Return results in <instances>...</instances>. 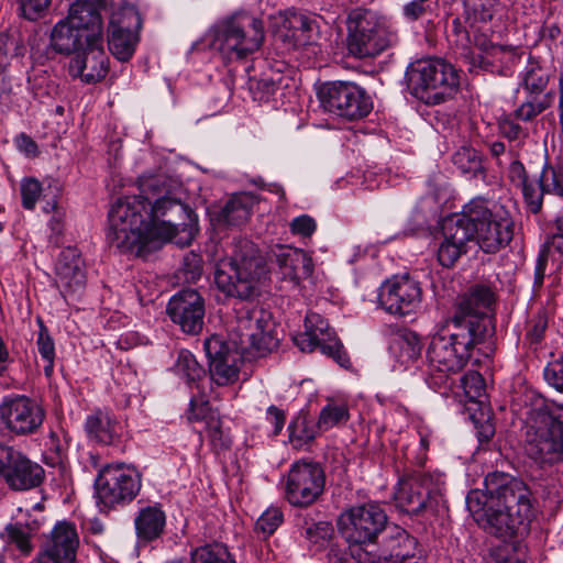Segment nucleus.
<instances>
[{"mask_svg": "<svg viewBox=\"0 0 563 563\" xmlns=\"http://www.w3.org/2000/svg\"><path fill=\"white\" fill-rule=\"evenodd\" d=\"M140 195L118 198L108 213L107 239L120 252L144 253L167 242L189 245L197 216L184 202L183 184L165 175L139 178Z\"/></svg>", "mask_w": 563, "mask_h": 563, "instance_id": "1", "label": "nucleus"}, {"mask_svg": "<svg viewBox=\"0 0 563 563\" xmlns=\"http://www.w3.org/2000/svg\"><path fill=\"white\" fill-rule=\"evenodd\" d=\"M515 222L503 206L492 205L476 197L465 203L460 213L443 220L437 238V260L443 267H452L475 242L487 254L506 247L514 238Z\"/></svg>", "mask_w": 563, "mask_h": 563, "instance_id": "2", "label": "nucleus"}, {"mask_svg": "<svg viewBox=\"0 0 563 563\" xmlns=\"http://www.w3.org/2000/svg\"><path fill=\"white\" fill-rule=\"evenodd\" d=\"M486 494L472 490L466 496L468 510L497 537L523 538L529 534L536 511L529 487L504 473L488 474L484 481Z\"/></svg>", "mask_w": 563, "mask_h": 563, "instance_id": "3", "label": "nucleus"}, {"mask_svg": "<svg viewBox=\"0 0 563 563\" xmlns=\"http://www.w3.org/2000/svg\"><path fill=\"white\" fill-rule=\"evenodd\" d=\"M481 328L448 319L431 335L427 349L424 380L434 390L446 388L452 375L460 373L468 363L476 345L483 343Z\"/></svg>", "mask_w": 563, "mask_h": 563, "instance_id": "4", "label": "nucleus"}, {"mask_svg": "<svg viewBox=\"0 0 563 563\" xmlns=\"http://www.w3.org/2000/svg\"><path fill=\"white\" fill-rule=\"evenodd\" d=\"M525 453L542 472L555 476L563 466V404L550 401L536 408L526 426Z\"/></svg>", "mask_w": 563, "mask_h": 563, "instance_id": "5", "label": "nucleus"}, {"mask_svg": "<svg viewBox=\"0 0 563 563\" xmlns=\"http://www.w3.org/2000/svg\"><path fill=\"white\" fill-rule=\"evenodd\" d=\"M265 274V261L255 244L241 240L235 243L230 257L216 263L214 283L224 295L247 300L255 296Z\"/></svg>", "mask_w": 563, "mask_h": 563, "instance_id": "6", "label": "nucleus"}, {"mask_svg": "<svg viewBox=\"0 0 563 563\" xmlns=\"http://www.w3.org/2000/svg\"><path fill=\"white\" fill-rule=\"evenodd\" d=\"M445 476L441 472H416L399 481L394 499L410 516L432 521L448 511L444 499Z\"/></svg>", "mask_w": 563, "mask_h": 563, "instance_id": "7", "label": "nucleus"}, {"mask_svg": "<svg viewBox=\"0 0 563 563\" xmlns=\"http://www.w3.org/2000/svg\"><path fill=\"white\" fill-rule=\"evenodd\" d=\"M210 34L212 48L224 59L240 60L260 49L264 41V25L246 12H238L219 20Z\"/></svg>", "mask_w": 563, "mask_h": 563, "instance_id": "8", "label": "nucleus"}, {"mask_svg": "<svg viewBox=\"0 0 563 563\" xmlns=\"http://www.w3.org/2000/svg\"><path fill=\"white\" fill-rule=\"evenodd\" d=\"M409 92L426 104H439L451 98L460 85L453 65L441 58H422L410 63L406 69Z\"/></svg>", "mask_w": 563, "mask_h": 563, "instance_id": "9", "label": "nucleus"}, {"mask_svg": "<svg viewBox=\"0 0 563 563\" xmlns=\"http://www.w3.org/2000/svg\"><path fill=\"white\" fill-rule=\"evenodd\" d=\"M232 332L231 340L236 349L252 357L265 356L277 349L279 343L271 314L260 308L239 309Z\"/></svg>", "mask_w": 563, "mask_h": 563, "instance_id": "10", "label": "nucleus"}, {"mask_svg": "<svg viewBox=\"0 0 563 563\" xmlns=\"http://www.w3.org/2000/svg\"><path fill=\"white\" fill-rule=\"evenodd\" d=\"M387 523L385 510L376 503L352 506L336 520L341 537L347 542L351 555L373 545Z\"/></svg>", "mask_w": 563, "mask_h": 563, "instance_id": "11", "label": "nucleus"}, {"mask_svg": "<svg viewBox=\"0 0 563 563\" xmlns=\"http://www.w3.org/2000/svg\"><path fill=\"white\" fill-rule=\"evenodd\" d=\"M397 42V34L385 20L371 10H356L349 22V52L358 57H373Z\"/></svg>", "mask_w": 563, "mask_h": 563, "instance_id": "12", "label": "nucleus"}, {"mask_svg": "<svg viewBox=\"0 0 563 563\" xmlns=\"http://www.w3.org/2000/svg\"><path fill=\"white\" fill-rule=\"evenodd\" d=\"M319 98L327 112L350 121L363 119L373 108L366 91L350 81H333L324 85L319 92Z\"/></svg>", "mask_w": 563, "mask_h": 563, "instance_id": "13", "label": "nucleus"}, {"mask_svg": "<svg viewBox=\"0 0 563 563\" xmlns=\"http://www.w3.org/2000/svg\"><path fill=\"white\" fill-rule=\"evenodd\" d=\"M140 488V474L123 463L106 465L96 481L97 497L108 508L131 501Z\"/></svg>", "mask_w": 563, "mask_h": 563, "instance_id": "14", "label": "nucleus"}, {"mask_svg": "<svg viewBox=\"0 0 563 563\" xmlns=\"http://www.w3.org/2000/svg\"><path fill=\"white\" fill-rule=\"evenodd\" d=\"M325 475L319 463L298 461L288 471L285 497L292 506L307 507L323 493Z\"/></svg>", "mask_w": 563, "mask_h": 563, "instance_id": "15", "label": "nucleus"}, {"mask_svg": "<svg viewBox=\"0 0 563 563\" xmlns=\"http://www.w3.org/2000/svg\"><path fill=\"white\" fill-rule=\"evenodd\" d=\"M421 300L420 283L409 275L394 276L379 287V306L394 316L405 317L417 312Z\"/></svg>", "mask_w": 563, "mask_h": 563, "instance_id": "16", "label": "nucleus"}, {"mask_svg": "<svg viewBox=\"0 0 563 563\" xmlns=\"http://www.w3.org/2000/svg\"><path fill=\"white\" fill-rule=\"evenodd\" d=\"M141 20L132 8L113 12L108 27V45L111 54L120 62L132 58L139 43Z\"/></svg>", "mask_w": 563, "mask_h": 563, "instance_id": "17", "label": "nucleus"}, {"mask_svg": "<svg viewBox=\"0 0 563 563\" xmlns=\"http://www.w3.org/2000/svg\"><path fill=\"white\" fill-rule=\"evenodd\" d=\"M495 302V291L487 284H476L468 288L457 301L456 309L450 319L461 323H470L472 328H481V335H487L490 320L488 310Z\"/></svg>", "mask_w": 563, "mask_h": 563, "instance_id": "18", "label": "nucleus"}, {"mask_svg": "<svg viewBox=\"0 0 563 563\" xmlns=\"http://www.w3.org/2000/svg\"><path fill=\"white\" fill-rule=\"evenodd\" d=\"M417 544L416 538L396 527L385 540L380 554L361 549L355 552L354 560L357 563H424L421 556L416 555Z\"/></svg>", "mask_w": 563, "mask_h": 563, "instance_id": "19", "label": "nucleus"}, {"mask_svg": "<svg viewBox=\"0 0 563 563\" xmlns=\"http://www.w3.org/2000/svg\"><path fill=\"white\" fill-rule=\"evenodd\" d=\"M44 418V409L24 395H8L2 398V421L15 434L35 432Z\"/></svg>", "mask_w": 563, "mask_h": 563, "instance_id": "20", "label": "nucleus"}, {"mask_svg": "<svg viewBox=\"0 0 563 563\" xmlns=\"http://www.w3.org/2000/svg\"><path fill=\"white\" fill-rule=\"evenodd\" d=\"M167 314L173 323L187 334H198L203 328L205 300L194 289L175 294L167 303Z\"/></svg>", "mask_w": 563, "mask_h": 563, "instance_id": "21", "label": "nucleus"}, {"mask_svg": "<svg viewBox=\"0 0 563 563\" xmlns=\"http://www.w3.org/2000/svg\"><path fill=\"white\" fill-rule=\"evenodd\" d=\"M109 71V58L103 48V37L86 41L69 62V74L86 84L102 80Z\"/></svg>", "mask_w": 563, "mask_h": 563, "instance_id": "22", "label": "nucleus"}, {"mask_svg": "<svg viewBox=\"0 0 563 563\" xmlns=\"http://www.w3.org/2000/svg\"><path fill=\"white\" fill-rule=\"evenodd\" d=\"M44 477V470L32 463L12 446H2V478L13 490H27L38 486Z\"/></svg>", "mask_w": 563, "mask_h": 563, "instance_id": "23", "label": "nucleus"}, {"mask_svg": "<svg viewBox=\"0 0 563 563\" xmlns=\"http://www.w3.org/2000/svg\"><path fill=\"white\" fill-rule=\"evenodd\" d=\"M203 349L209 360L211 379L219 386L234 383L239 377L241 357L219 335L205 340Z\"/></svg>", "mask_w": 563, "mask_h": 563, "instance_id": "24", "label": "nucleus"}, {"mask_svg": "<svg viewBox=\"0 0 563 563\" xmlns=\"http://www.w3.org/2000/svg\"><path fill=\"white\" fill-rule=\"evenodd\" d=\"M79 545V537L74 523L57 522L43 543L37 563H74Z\"/></svg>", "mask_w": 563, "mask_h": 563, "instance_id": "25", "label": "nucleus"}, {"mask_svg": "<svg viewBox=\"0 0 563 563\" xmlns=\"http://www.w3.org/2000/svg\"><path fill=\"white\" fill-rule=\"evenodd\" d=\"M56 285L64 297L80 292L86 285L84 261L76 247L64 249L55 264Z\"/></svg>", "mask_w": 563, "mask_h": 563, "instance_id": "26", "label": "nucleus"}, {"mask_svg": "<svg viewBox=\"0 0 563 563\" xmlns=\"http://www.w3.org/2000/svg\"><path fill=\"white\" fill-rule=\"evenodd\" d=\"M272 252L283 279L298 285L301 279L312 274V260L302 250L287 245H277Z\"/></svg>", "mask_w": 563, "mask_h": 563, "instance_id": "27", "label": "nucleus"}, {"mask_svg": "<svg viewBox=\"0 0 563 563\" xmlns=\"http://www.w3.org/2000/svg\"><path fill=\"white\" fill-rule=\"evenodd\" d=\"M305 328L310 334H314L320 342V350L323 354L333 357L341 366L350 363L342 344L330 328L328 321L319 313H308L305 319Z\"/></svg>", "mask_w": 563, "mask_h": 563, "instance_id": "28", "label": "nucleus"}, {"mask_svg": "<svg viewBox=\"0 0 563 563\" xmlns=\"http://www.w3.org/2000/svg\"><path fill=\"white\" fill-rule=\"evenodd\" d=\"M66 20L80 32L86 33V41L103 37L101 15L89 1L78 0L74 2L69 8Z\"/></svg>", "mask_w": 563, "mask_h": 563, "instance_id": "29", "label": "nucleus"}, {"mask_svg": "<svg viewBox=\"0 0 563 563\" xmlns=\"http://www.w3.org/2000/svg\"><path fill=\"white\" fill-rule=\"evenodd\" d=\"M122 426L110 412L96 410L87 416L85 431L90 440L102 444H111L120 435Z\"/></svg>", "mask_w": 563, "mask_h": 563, "instance_id": "30", "label": "nucleus"}, {"mask_svg": "<svg viewBox=\"0 0 563 563\" xmlns=\"http://www.w3.org/2000/svg\"><path fill=\"white\" fill-rule=\"evenodd\" d=\"M137 539L151 542L162 536L166 526V515L158 505H151L139 510L134 519Z\"/></svg>", "mask_w": 563, "mask_h": 563, "instance_id": "31", "label": "nucleus"}, {"mask_svg": "<svg viewBox=\"0 0 563 563\" xmlns=\"http://www.w3.org/2000/svg\"><path fill=\"white\" fill-rule=\"evenodd\" d=\"M288 441L296 450L308 448L318 437L321 430L318 421H314L308 412L300 411L288 426Z\"/></svg>", "mask_w": 563, "mask_h": 563, "instance_id": "32", "label": "nucleus"}, {"mask_svg": "<svg viewBox=\"0 0 563 563\" xmlns=\"http://www.w3.org/2000/svg\"><path fill=\"white\" fill-rule=\"evenodd\" d=\"M51 41L54 49L59 53H75L86 44V33L64 19L53 29Z\"/></svg>", "mask_w": 563, "mask_h": 563, "instance_id": "33", "label": "nucleus"}, {"mask_svg": "<svg viewBox=\"0 0 563 563\" xmlns=\"http://www.w3.org/2000/svg\"><path fill=\"white\" fill-rule=\"evenodd\" d=\"M389 350L397 362L407 365L420 356L422 343L416 332L405 330L394 336Z\"/></svg>", "mask_w": 563, "mask_h": 563, "instance_id": "34", "label": "nucleus"}, {"mask_svg": "<svg viewBox=\"0 0 563 563\" xmlns=\"http://www.w3.org/2000/svg\"><path fill=\"white\" fill-rule=\"evenodd\" d=\"M253 205V197L247 194L233 196L222 208L219 220L228 225H241L249 220Z\"/></svg>", "mask_w": 563, "mask_h": 563, "instance_id": "35", "label": "nucleus"}, {"mask_svg": "<svg viewBox=\"0 0 563 563\" xmlns=\"http://www.w3.org/2000/svg\"><path fill=\"white\" fill-rule=\"evenodd\" d=\"M549 84V74L537 63H529L520 76L519 88H522L528 97L542 98Z\"/></svg>", "mask_w": 563, "mask_h": 563, "instance_id": "36", "label": "nucleus"}, {"mask_svg": "<svg viewBox=\"0 0 563 563\" xmlns=\"http://www.w3.org/2000/svg\"><path fill=\"white\" fill-rule=\"evenodd\" d=\"M175 373L184 378L188 386L200 389V380L205 377V368L188 350H181L178 353Z\"/></svg>", "mask_w": 563, "mask_h": 563, "instance_id": "37", "label": "nucleus"}, {"mask_svg": "<svg viewBox=\"0 0 563 563\" xmlns=\"http://www.w3.org/2000/svg\"><path fill=\"white\" fill-rule=\"evenodd\" d=\"M191 563H236L229 548L221 542H211L195 548L190 553Z\"/></svg>", "mask_w": 563, "mask_h": 563, "instance_id": "38", "label": "nucleus"}, {"mask_svg": "<svg viewBox=\"0 0 563 563\" xmlns=\"http://www.w3.org/2000/svg\"><path fill=\"white\" fill-rule=\"evenodd\" d=\"M350 419L349 407L345 402L329 400L320 410L318 427L321 431H328L334 427L345 424Z\"/></svg>", "mask_w": 563, "mask_h": 563, "instance_id": "39", "label": "nucleus"}, {"mask_svg": "<svg viewBox=\"0 0 563 563\" xmlns=\"http://www.w3.org/2000/svg\"><path fill=\"white\" fill-rule=\"evenodd\" d=\"M552 100L553 93H547L542 98L526 96V100L512 112V115L519 121L530 122L545 111Z\"/></svg>", "mask_w": 563, "mask_h": 563, "instance_id": "40", "label": "nucleus"}, {"mask_svg": "<svg viewBox=\"0 0 563 563\" xmlns=\"http://www.w3.org/2000/svg\"><path fill=\"white\" fill-rule=\"evenodd\" d=\"M539 184L547 195H553L563 200V166L545 164L540 174Z\"/></svg>", "mask_w": 563, "mask_h": 563, "instance_id": "41", "label": "nucleus"}, {"mask_svg": "<svg viewBox=\"0 0 563 563\" xmlns=\"http://www.w3.org/2000/svg\"><path fill=\"white\" fill-rule=\"evenodd\" d=\"M452 162L463 174L476 176L483 170L479 153L471 146H461L452 156Z\"/></svg>", "mask_w": 563, "mask_h": 563, "instance_id": "42", "label": "nucleus"}, {"mask_svg": "<svg viewBox=\"0 0 563 563\" xmlns=\"http://www.w3.org/2000/svg\"><path fill=\"white\" fill-rule=\"evenodd\" d=\"M497 0H466L467 19L472 25L486 24L495 13Z\"/></svg>", "mask_w": 563, "mask_h": 563, "instance_id": "43", "label": "nucleus"}, {"mask_svg": "<svg viewBox=\"0 0 563 563\" xmlns=\"http://www.w3.org/2000/svg\"><path fill=\"white\" fill-rule=\"evenodd\" d=\"M40 322V331L36 340L37 351L41 357L46 362L44 373L46 377H51L54 372L55 361V343L51 338L47 328Z\"/></svg>", "mask_w": 563, "mask_h": 563, "instance_id": "44", "label": "nucleus"}, {"mask_svg": "<svg viewBox=\"0 0 563 563\" xmlns=\"http://www.w3.org/2000/svg\"><path fill=\"white\" fill-rule=\"evenodd\" d=\"M8 540L14 544L23 554H29L32 550L31 536L32 529L27 523L15 522L5 527Z\"/></svg>", "mask_w": 563, "mask_h": 563, "instance_id": "45", "label": "nucleus"}, {"mask_svg": "<svg viewBox=\"0 0 563 563\" xmlns=\"http://www.w3.org/2000/svg\"><path fill=\"white\" fill-rule=\"evenodd\" d=\"M512 113L504 114L498 119L500 134L510 142H522L529 135L528 130L518 123Z\"/></svg>", "mask_w": 563, "mask_h": 563, "instance_id": "46", "label": "nucleus"}, {"mask_svg": "<svg viewBox=\"0 0 563 563\" xmlns=\"http://www.w3.org/2000/svg\"><path fill=\"white\" fill-rule=\"evenodd\" d=\"M527 210L531 213H539L542 209L543 197L547 195L540 184L529 181L521 187Z\"/></svg>", "mask_w": 563, "mask_h": 563, "instance_id": "47", "label": "nucleus"}, {"mask_svg": "<svg viewBox=\"0 0 563 563\" xmlns=\"http://www.w3.org/2000/svg\"><path fill=\"white\" fill-rule=\"evenodd\" d=\"M188 420L190 421H203L207 423L213 419L209 406V401L205 396L192 395L189 402Z\"/></svg>", "mask_w": 563, "mask_h": 563, "instance_id": "48", "label": "nucleus"}, {"mask_svg": "<svg viewBox=\"0 0 563 563\" xmlns=\"http://www.w3.org/2000/svg\"><path fill=\"white\" fill-rule=\"evenodd\" d=\"M283 522V514L278 508H268L256 521V529L271 536Z\"/></svg>", "mask_w": 563, "mask_h": 563, "instance_id": "49", "label": "nucleus"}, {"mask_svg": "<svg viewBox=\"0 0 563 563\" xmlns=\"http://www.w3.org/2000/svg\"><path fill=\"white\" fill-rule=\"evenodd\" d=\"M494 563H525L526 552L522 547L518 544H506L497 549L494 554Z\"/></svg>", "mask_w": 563, "mask_h": 563, "instance_id": "50", "label": "nucleus"}, {"mask_svg": "<svg viewBox=\"0 0 563 563\" xmlns=\"http://www.w3.org/2000/svg\"><path fill=\"white\" fill-rule=\"evenodd\" d=\"M543 376L551 387L563 393V354L544 367Z\"/></svg>", "mask_w": 563, "mask_h": 563, "instance_id": "51", "label": "nucleus"}, {"mask_svg": "<svg viewBox=\"0 0 563 563\" xmlns=\"http://www.w3.org/2000/svg\"><path fill=\"white\" fill-rule=\"evenodd\" d=\"M42 192V186L35 178H26L21 183L22 205L25 209H34Z\"/></svg>", "mask_w": 563, "mask_h": 563, "instance_id": "52", "label": "nucleus"}, {"mask_svg": "<svg viewBox=\"0 0 563 563\" xmlns=\"http://www.w3.org/2000/svg\"><path fill=\"white\" fill-rule=\"evenodd\" d=\"M18 2L23 16L35 21L48 10L52 0H18Z\"/></svg>", "mask_w": 563, "mask_h": 563, "instance_id": "53", "label": "nucleus"}, {"mask_svg": "<svg viewBox=\"0 0 563 563\" xmlns=\"http://www.w3.org/2000/svg\"><path fill=\"white\" fill-rule=\"evenodd\" d=\"M289 27L295 32H301L307 40L311 38V34L317 29L314 19L309 18L303 13L294 12L288 19Z\"/></svg>", "mask_w": 563, "mask_h": 563, "instance_id": "54", "label": "nucleus"}, {"mask_svg": "<svg viewBox=\"0 0 563 563\" xmlns=\"http://www.w3.org/2000/svg\"><path fill=\"white\" fill-rule=\"evenodd\" d=\"M289 229L294 235L310 238L317 230V223L310 216L301 214L290 221Z\"/></svg>", "mask_w": 563, "mask_h": 563, "instance_id": "55", "label": "nucleus"}, {"mask_svg": "<svg viewBox=\"0 0 563 563\" xmlns=\"http://www.w3.org/2000/svg\"><path fill=\"white\" fill-rule=\"evenodd\" d=\"M434 8L405 2L401 8V15L408 23L419 21L433 13Z\"/></svg>", "mask_w": 563, "mask_h": 563, "instance_id": "56", "label": "nucleus"}, {"mask_svg": "<svg viewBox=\"0 0 563 563\" xmlns=\"http://www.w3.org/2000/svg\"><path fill=\"white\" fill-rule=\"evenodd\" d=\"M547 327L548 320L543 313H538L537 316H534L529 321L528 330L526 333V336L530 341V343H539L543 338Z\"/></svg>", "mask_w": 563, "mask_h": 563, "instance_id": "57", "label": "nucleus"}, {"mask_svg": "<svg viewBox=\"0 0 563 563\" xmlns=\"http://www.w3.org/2000/svg\"><path fill=\"white\" fill-rule=\"evenodd\" d=\"M208 435L216 449H228L231 445L229 434L221 430L220 423L216 419H211V421L208 422Z\"/></svg>", "mask_w": 563, "mask_h": 563, "instance_id": "58", "label": "nucleus"}, {"mask_svg": "<svg viewBox=\"0 0 563 563\" xmlns=\"http://www.w3.org/2000/svg\"><path fill=\"white\" fill-rule=\"evenodd\" d=\"M332 527L325 521L313 522L306 528V536L312 542L317 543L319 540H327L332 534Z\"/></svg>", "mask_w": 563, "mask_h": 563, "instance_id": "59", "label": "nucleus"}, {"mask_svg": "<svg viewBox=\"0 0 563 563\" xmlns=\"http://www.w3.org/2000/svg\"><path fill=\"white\" fill-rule=\"evenodd\" d=\"M548 257H549V250H547V249L541 250L538 254V257L536 261L534 274H533L534 291L539 290L543 285L545 269H547V265H548Z\"/></svg>", "mask_w": 563, "mask_h": 563, "instance_id": "60", "label": "nucleus"}, {"mask_svg": "<svg viewBox=\"0 0 563 563\" xmlns=\"http://www.w3.org/2000/svg\"><path fill=\"white\" fill-rule=\"evenodd\" d=\"M266 420L273 426V434L278 435L286 422V413L280 408L272 405L266 410Z\"/></svg>", "mask_w": 563, "mask_h": 563, "instance_id": "61", "label": "nucleus"}, {"mask_svg": "<svg viewBox=\"0 0 563 563\" xmlns=\"http://www.w3.org/2000/svg\"><path fill=\"white\" fill-rule=\"evenodd\" d=\"M294 342L302 352H312L316 349H320V342L317 340V336L310 334L306 329L305 332L294 338Z\"/></svg>", "mask_w": 563, "mask_h": 563, "instance_id": "62", "label": "nucleus"}, {"mask_svg": "<svg viewBox=\"0 0 563 563\" xmlns=\"http://www.w3.org/2000/svg\"><path fill=\"white\" fill-rule=\"evenodd\" d=\"M15 145L20 152L29 157H34L38 153L36 143L26 134L18 135L15 137Z\"/></svg>", "mask_w": 563, "mask_h": 563, "instance_id": "63", "label": "nucleus"}, {"mask_svg": "<svg viewBox=\"0 0 563 563\" xmlns=\"http://www.w3.org/2000/svg\"><path fill=\"white\" fill-rule=\"evenodd\" d=\"M509 178L512 183L517 184L520 187L529 183V180L527 179L526 168L521 162H511L509 166Z\"/></svg>", "mask_w": 563, "mask_h": 563, "instance_id": "64", "label": "nucleus"}]
</instances>
